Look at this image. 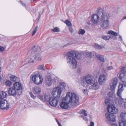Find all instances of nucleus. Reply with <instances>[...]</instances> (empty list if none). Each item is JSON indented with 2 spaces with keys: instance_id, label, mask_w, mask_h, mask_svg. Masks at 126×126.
Returning <instances> with one entry per match:
<instances>
[{
  "instance_id": "nucleus-23",
  "label": "nucleus",
  "mask_w": 126,
  "mask_h": 126,
  "mask_svg": "<svg viewBox=\"0 0 126 126\" xmlns=\"http://www.w3.org/2000/svg\"><path fill=\"white\" fill-rule=\"evenodd\" d=\"M123 75V74H120V79L123 82L126 84V75L124 76Z\"/></svg>"
},
{
  "instance_id": "nucleus-57",
  "label": "nucleus",
  "mask_w": 126,
  "mask_h": 126,
  "mask_svg": "<svg viewBox=\"0 0 126 126\" xmlns=\"http://www.w3.org/2000/svg\"><path fill=\"white\" fill-rule=\"evenodd\" d=\"M94 123L93 122H91L90 123V125L89 126H94Z\"/></svg>"
},
{
  "instance_id": "nucleus-30",
  "label": "nucleus",
  "mask_w": 126,
  "mask_h": 126,
  "mask_svg": "<svg viewBox=\"0 0 126 126\" xmlns=\"http://www.w3.org/2000/svg\"><path fill=\"white\" fill-rule=\"evenodd\" d=\"M6 96V94L4 92L0 91V99H3Z\"/></svg>"
},
{
  "instance_id": "nucleus-56",
  "label": "nucleus",
  "mask_w": 126,
  "mask_h": 126,
  "mask_svg": "<svg viewBox=\"0 0 126 126\" xmlns=\"http://www.w3.org/2000/svg\"><path fill=\"white\" fill-rule=\"evenodd\" d=\"M110 36H111V37H110V38H111L112 39L114 40L116 39L117 38L115 36H114L113 35H110Z\"/></svg>"
},
{
  "instance_id": "nucleus-40",
  "label": "nucleus",
  "mask_w": 126,
  "mask_h": 126,
  "mask_svg": "<svg viewBox=\"0 0 126 126\" xmlns=\"http://www.w3.org/2000/svg\"><path fill=\"white\" fill-rule=\"evenodd\" d=\"M85 32V30L80 29L78 31V33L79 34L83 35Z\"/></svg>"
},
{
  "instance_id": "nucleus-55",
  "label": "nucleus",
  "mask_w": 126,
  "mask_h": 126,
  "mask_svg": "<svg viewBox=\"0 0 126 126\" xmlns=\"http://www.w3.org/2000/svg\"><path fill=\"white\" fill-rule=\"evenodd\" d=\"M70 11L71 12L74 13L75 11V8H73L72 9H70Z\"/></svg>"
},
{
  "instance_id": "nucleus-32",
  "label": "nucleus",
  "mask_w": 126,
  "mask_h": 126,
  "mask_svg": "<svg viewBox=\"0 0 126 126\" xmlns=\"http://www.w3.org/2000/svg\"><path fill=\"white\" fill-rule=\"evenodd\" d=\"M111 90V91L110 92H109L108 94V96L110 97H113L115 93V92L114 91V90Z\"/></svg>"
},
{
  "instance_id": "nucleus-35",
  "label": "nucleus",
  "mask_w": 126,
  "mask_h": 126,
  "mask_svg": "<svg viewBox=\"0 0 126 126\" xmlns=\"http://www.w3.org/2000/svg\"><path fill=\"white\" fill-rule=\"evenodd\" d=\"M94 47L95 48L98 49H100L103 47V46H101L98 45V44L96 43L94 44Z\"/></svg>"
},
{
  "instance_id": "nucleus-1",
  "label": "nucleus",
  "mask_w": 126,
  "mask_h": 126,
  "mask_svg": "<svg viewBox=\"0 0 126 126\" xmlns=\"http://www.w3.org/2000/svg\"><path fill=\"white\" fill-rule=\"evenodd\" d=\"M82 57L81 54L76 51H72L69 53L67 57V63L70 64V68L72 69L76 68L77 63L75 58L80 59Z\"/></svg>"
},
{
  "instance_id": "nucleus-20",
  "label": "nucleus",
  "mask_w": 126,
  "mask_h": 126,
  "mask_svg": "<svg viewBox=\"0 0 126 126\" xmlns=\"http://www.w3.org/2000/svg\"><path fill=\"white\" fill-rule=\"evenodd\" d=\"M9 94L11 95H14L16 94V92L14 88L11 87L9 88L8 90Z\"/></svg>"
},
{
  "instance_id": "nucleus-31",
  "label": "nucleus",
  "mask_w": 126,
  "mask_h": 126,
  "mask_svg": "<svg viewBox=\"0 0 126 126\" xmlns=\"http://www.w3.org/2000/svg\"><path fill=\"white\" fill-rule=\"evenodd\" d=\"M10 79L14 82L17 81L18 80V78L14 75H12L10 77Z\"/></svg>"
},
{
  "instance_id": "nucleus-26",
  "label": "nucleus",
  "mask_w": 126,
  "mask_h": 126,
  "mask_svg": "<svg viewBox=\"0 0 126 126\" xmlns=\"http://www.w3.org/2000/svg\"><path fill=\"white\" fill-rule=\"evenodd\" d=\"M97 59L101 62L104 63L105 62L104 56L98 54L96 55Z\"/></svg>"
},
{
  "instance_id": "nucleus-45",
  "label": "nucleus",
  "mask_w": 126,
  "mask_h": 126,
  "mask_svg": "<svg viewBox=\"0 0 126 126\" xmlns=\"http://www.w3.org/2000/svg\"><path fill=\"white\" fill-rule=\"evenodd\" d=\"M38 28V26H37L35 28H34V29L32 33V36L34 35L35 33H36V31L37 30Z\"/></svg>"
},
{
  "instance_id": "nucleus-28",
  "label": "nucleus",
  "mask_w": 126,
  "mask_h": 126,
  "mask_svg": "<svg viewBox=\"0 0 126 126\" xmlns=\"http://www.w3.org/2000/svg\"><path fill=\"white\" fill-rule=\"evenodd\" d=\"M92 88L93 89L96 90L99 88V86L98 83L96 82L94 83L92 86Z\"/></svg>"
},
{
  "instance_id": "nucleus-22",
  "label": "nucleus",
  "mask_w": 126,
  "mask_h": 126,
  "mask_svg": "<svg viewBox=\"0 0 126 126\" xmlns=\"http://www.w3.org/2000/svg\"><path fill=\"white\" fill-rule=\"evenodd\" d=\"M67 103L64 102H62L60 104V107L61 108L66 109L68 108L69 106L68 105V103L67 101H66Z\"/></svg>"
},
{
  "instance_id": "nucleus-3",
  "label": "nucleus",
  "mask_w": 126,
  "mask_h": 126,
  "mask_svg": "<svg viewBox=\"0 0 126 126\" xmlns=\"http://www.w3.org/2000/svg\"><path fill=\"white\" fill-rule=\"evenodd\" d=\"M110 17L109 14L107 12L102 13L100 18L101 26L104 28H106L109 27L110 24L109 19Z\"/></svg>"
},
{
  "instance_id": "nucleus-52",
  "label": "nucleus",
  "mask_w": 126,
  "mask_h": 126,
  "mask_svg": "<svg viewBox=\"0 0 126 126\" xmlns=\"http://www.w3.org/2000/svg\"><path fill=\"white\" fill-rule=\"evenodd\" d=\"M86 54L88 57H91L92 56V53L90 52H87Z\"/></svg>"
},
{
  "instance_id": "nucleus-49",
  "label": "nucleus",
  "mask_w": 126,
  "mask_h": 126,
  "mask_svg": "<svg viewBox=\"0 0 126 126\" xmlns=\"http://www.w3.org/2000/svg\"><path fill=\"white\" fill-rule=\"evenodd\" d=\"M113 69V67L112 66H107L106 67V69L107 70H110Z\"/></svg>"
},
{
  "instance_id": "nucleus-17",
  "label": "nucleus",
  "mask_w": 126,
  "mask_h": 126,
  "mask_svg": "<svg viewBox=\"0 0 126 126\" xmlns=\"http://www.w3.org/2000/svg\"><path fill=\"white\" fill-rule=\"evenodd\" d=\"M40 47L38 46H34L31 49V53L33 54L35 52H39L40 51Z\"/></svg>"
},
{
  "instance_id": "nucleus-12",
  "label": "nucleus",
  "mask_w": 126,
  "mask_h": 126,
  "mask_svg": "<svg viewBox=\"0 0 126 126\" xmlns=\"http://www.w3.org/2000/svg\"><path fill=\"white\" fill-rule=\"evenodd\" d=\"M38 97L40 100L43 102L49 101V99L51 98L48 94H45L44 96L43 95H40L38 96Z\"/></svg>"
},
{
  "instance_id": "nucleus-33",
  "label": "nucleus",
  "mask_w": 126,
  "mask_h": 126,
  "mask_svg": "<svg viewBox=\"0 0 126 126\" xmlns=\"http://www.w3.org/2000/svg\"><path fill=\"white\" fill-rule=\"evenodd\" d=\"M80 113L81 114V115L83 116H87V111L85 110H81L80 111Z\"/></svg>"
},
{
  "instance_id": "nucleus-63",
  "label": "nucleus",
  "mask_w": 126,
  "mask_h": 126,
  "mask_svg": "<svg viewBox=\"0 0 126 126\" xmlns=\"http://www.w3.org/2000/svg\"><path fill=\"white\" fill-rule=\"evenodd\" d=\"M1 80V79L0 75V81Z\"/></svg>"
},
{
  "instance_id": "nucleus-18",
  "label": "nucleus",
  "mask_w": 126,
  "mask_h": 126,
  "mask_svg": "<svg viewBox=\"0 0 126 126\" xmlns=\"http://www.w3.org/2000/svg\"><path fill=\"white\" fill-rule=\"evenodd\" d=\"M46 84L48 86H50L52 84V80L51 77L47 76L46 78Z\"/></svg>"
},
{
  "instance_id": "nucleus-39",
  "label": "nucleus",
  "mask_w": 126,
  "mask_h": 126,
  "mask_svg": "<svg viewBox=\"0 0 126 126\" xmlns=\"http://www.w3.org/2000/svg\"><path fill=\"white\" fill-rule=\"evenodd\" d=\"M111 37V36H110V35H103L102 36V38L105 40H109L110 38V37Z\"/></svg>"
},
{
  "instance_id": "nucleus-62",
  "label": "nucleus",
  "mask_w": 126,
  "mask_h": 126,
  "mask_svg": "<svg viewBox=\"0 0 126 126\" xmlns=\"http://www.w3.org/2000/svg\"><path fill=\"white\" fill-rule=\"evenodd\" d=\"M124 107L125 108H126V104H124Z\"/></svg>"
},
{
  "instance_id": "nucleus-6",
  "label": "nucleus",
  "mask_w": 126,
  "mask_h": 126,
  "mask_svg": "<svg viewBox=\"0 0 126 126\" xmlns=\"http://www.w3.org/2000/svg\"><path fill=\"white\" fill-rule=\"evenodd\" d=\"M31 78L32 80L37 85H39L43 82L42 77L40 75L37 74H32Z\"/></svg>"
},
{
  "instance_id": "nucleus-13",
  "label": "nucleus",
  "mask_w": 126,
  "mask_h": 126,
  "mask_svg": "<svg viewBox=\"0 0 126 126\" xmlns=\"http://www.w3.org/2000/svg\"><path fill=\"white\" fill-rule=\"evenodd\" d=\"M99 17L97 15L94 14L92 16L91 20L94 23H97L99 22Z\"/></svg>"
},
{
  "instance_id": "nucleus-34",
  "label": "nucleus",
  "mask_w": 126,
  "mask_h": 126,
  "mask_svg": "<svg viewBox=\"0 0 126 126\" xmlns=\"http://www.w3.org/2000/svg\"><path fill=\"white\" fill-rule=\"evenodd\" d=\"M107 34H112L114 36H117L118 35L117 33L111 30L108 31Z\"/></svg>"
},
{
  "instance_id": "nucleus-2",
  "label": "nucleus",
  "mask_w": 126,
  "mask_h": 126,
  "mask_svg": "<svg viewBox=\"0 0 126 126\" xmlns=\"http://www.w3.org/2000/svg\"><path fill=\"white\" fill-rule=\"evenodd\" d=\"M63 100L64 101H67L69 104L74 107L78 105L79 103V96L73 92L67 93Z\"/></svg>"
},
{
  "instance_id": "nucleus-61",
  "label": "nucleus",
  "mask_w": 126,
  "mask_h": 126,
  "mask_svg": "<svg viewBox=\"0 0 126 126\" xmlns=\"http://www.w3.org/2000/svg\"><path fill=\"white\" fill-rule=\"evenodd\" d=\"M119 38H120L121 39V40H122V36H121L120 35L119 36Z\"/></svg>"
},
{
  "instance_id": "nucleus-8",
  "label": "nucleus",
  "mask_w": 126,
  "mask_h": 126,
  "mask_svg": "<svg viewBox=\"0 0 126 126\" xmlns=\"http://www.w3.org/2000/svg\"><path fill=\"white\" fill-rule=\"evenodd\" d=\"M10 105L7 103L6 100L1 99L0 100V108L3 110H7L9 108Z\"/></svg>"
},
{
  "instance_id": "nucleus-21",
  "label": "nucleus",
  "mask_w": 126,
  "mask_h": 126,
  "mask_svg": "<svg viewBox=\"0 0 126 126\" xmlns=\"http://www.w3.org/2000/svg\"><path fill=\"white\" fill-rule=\"evenodd\" d=\"M34 58L36 61H40L42 58L41 55L39 53H36L34 55Z\"/></svg>"
},
{
  "instance_id": "nucleus-9",
  "label": "nucleus",
  "mask_w": 126,
  "mask_h": 126,
  "mask_svg": "<svg viewBox=\"0 0 126 126\" xmlns=\"http://www.w3.org/2000/svg\"><path fill=\"white\" fill-rule=\"evenodd\" d=\"M118 79L117 78H112L111 80L110 85V89L112 90H114L118 83Z\"/></svg>"
},
{
  "instance_id": "nucleus-24",
  "label": "nucleus",
  "mask_w": 126,
  "mask_h": 126,
  "mask_svg": "<svg viewBox=\"0 0 126 126\" xmlns=\"http://www.w3.org/2000/svg\"><path fill=\"white\" fill-rule=\"evenodd\" d=\"M34 55L31 53L29 57L28 62L29 63H33L34 62Z\"/></svg>"
},
{
  "instance_id": "nucleus-19",
  "label": "nucleus",
  "mask_w": 126,
  "mask_h": 126,
  "mask_svg": "<svg viewBox=\"0 0 126 126\" xmlns=\"http://www.w3.org/2000/svg\"><path fill=\"white\" fill-rule=\"evenodd\" d=\"M120 119L122 120L126 121V111H124L120 113Z\"/></svg>"
},
{
  "instance_id": "nucleus-7",
  "label": "nucleus",
  "mask_w": 126,
  "mask_h": 126,
  "mask_svg": "<svg viewBox=\"0 0 126 126\" xmlns=\"http://www.w3.org/2000/svg\"><path fill=\"white\" fill-rule=\"evenodd\" d=\"M59 98L52 97L49 100V103L52 107H56L58 106L59 103Z\"/></svg>"
},
{
  "instance_id": "nucleus-15",
  "label": "nucleus",
  "mask_w": 126,
  "mask_h": 126,
  "mask_svg": "<svg viewBox=\"0 0 126 126\" xmlns=\"http://www.w3.org/2000/svg\"><path fill=\"white\" fill-rule=\"evenodd\" d=\"M13 87L14 89L17 90H21L22 88V86L21 84L19 82H17L14 83Z\"/></svg>"
},
{
  "instance_id": "nucleus-16",
  "label": "nucleus",
  "mask_w": 126,
  "mask_h": 126,
  "mask_svg": "<svg viewBox=\"0 0 126 126\" xmlns=\"http://www.w3.org/2000/svg\"><path fill=\"white\" fill-rule=\"evenodd\" d=\"M32 92L35 94H39L41 92V88L39 87L34 86L33 88Z\"/></svg>"
},
{
  "instance_id": "nucleus-25",
  "label": "nucleus",
  "mask_w": 126,
  "mask_h": 126,
  "mask_svg": "<svg viewBox=\"0 0 126 126\" xmlns=\"http://www.w3.org/2000/svg\"><path fill=\"white\" fill-rule=\"evenodd\" d=\"M126 87V85L123 83L120 84L118 86V91H122L125 87Z\"/></svg>"
},
{
  "instance_id": "nucleus-41",
  "label": "nucleus",
  "mask_w": 126,
  "mask_h": 126,
  "mask_svg": "<svg viewBox=\"0 0 126 126\" xmlns=\"http://www.w3.org/2000/svg\"><path fill=\"white\" fill-rule=\"evenodd\" d=\"M6 86H10L12 84V82L9 80H7L5 82Z\"/></svg>"
},
{
  "instance_id": "nucleus-54",
  "label": "nucleus",
  "mask_w": 126,
  "mask_h": 126,
  "mask_svg": "<svg viewBox=\"0 0 126 126\" xmlns=\"http://www.w3.org/2000/svg\"><path fill=\"white\" fill-rule=\"evenodd\" d=\"M119 105H118L119 106H121L122 104L123 103V101L122 100H121L120 99H119Z\"/></svg>"
},
{
  "instance_id": "nucleus-44",
  "label": "nucleus",
  "mask_w": 126,
  "mask_h": 126,
  "mask_svg": "<svg viewBox=\"0 0 126 126\" xmlns=\"http://www.w3.org/2000/svg\"><path fill=\"white\" fill-rule=\"evenodd\" d=\"M87 116H83V115H81V117L83 118V119L85 121H88V119L87 117Z\"/></svg>"
},
{
  "instance_id": "nucleus-50",
  "label": "nucleus",
  "mask_w": 126,
  "mask_h": 126,
  "mask_svg": "<svg viewBox=\"0 0 126 126\" xmlns=\"http://www.w3.org/2000/svg\"><path fill=\"white\" fill-rule=\"evenodd\" d=\"M102 11V9L100 7L98 8L96 10V12L98 14H100L101 11Z\"/></svg>"
},
{
  "instance_id": "nucleus-10",
  "label": "nucleus",
  "mask_w": 126,
  "mask_h": 126,
  "mask_svg": "<svg viewBox=\"0 0 126 126\" xmlns=\"http://www.w3.org/2000/svg\"><path fill=\"white\" fill-rule=\"evenodd\" d=\"M108 110L109 113L111 114H116L118 112V110L113 105H109L108 107Z\"/></svg>"
},
{
  "instance_id": "nucleus-11",
  "label": "nucleus",
  "mask_w": 126,
  "mask_h": 126,
  "mask_svg": "<svg viewBox=\"0 0 126 126\" xmlns=\"http://www.w3.org/2000/svg\"><path fill=\"white\" fill-rule=\"evenodd\" d=\"M107 120L110 122H114L115 121V116L112 114L107 113L105 115Z\"/></svg>"
},
{
  "instance_id": "nucleus-59",
  "label": "nucleus",
  "mask_w": 126,
  "mask_h": 126,
  "mask_svg": "<svg viewBox=\"0 0 126 126\" xmlns=\"http://www.w3.org/2000/svg\"><path fill=\"white\" fill-rule=\"evenodd\" d=\"M56 121L58 124L59 126H62L61 124L59 123L58 121L57 120H56Z\"/></svg>"
},
{
  "instance_id": "nucleus-38",
  "label": "nucleus",
  "mask_w": 126,
  "mask_h": 126,
  "mask_svg": "<svg viewBox=\"0 0 126 126\" xmlns=\"http://www.w3.org/2000/svg\"><path fill=\"white\" fill-rule=\"evenodd\" d=\"M69 27H72V24L71 22L68 20H65L64 22Z\"/></svg>"
},
{
  "instance_id": "nucleus-47",
  "label": "nucleus",
  "mask_w": 126,
  "mask_h": 126,
  "mask_svg": "<svg viewBox=\"0 0 126 126\" xmlns=\"http://www.w3.org/2000/svg\"><path fill=\"white\" fill-rule=\"evenodd\" d=\"M29 94L31 97L33 99H35V98L36 96H34L32 92H30L29 93Z\"/></svg>"
},
{
  "instance_id": "nucleus-64",
  "label": "nucleus",
  "mask_w": 126,
  "mask_h": 126,
  "mask_svg": "<svg viewBox=\"0 0 126 126\" xmlns=\"http://www.w3.org/2000/svg\"><path fill=\"white\" fill-rule=\"evenodd\" d=\"M1 67L0 66V72L1 71Z\"/></svg>"
},
{
  "instance_id": "nucleus-48",
  "label": "nucleus",
  "mask_w": 126,
  "mask_h": 126,
  "mask_svg": "<svg viewBox=\"0 0 126 126\" xmlns=\"http://www.w3.org/2000/svg\"><path fill=\"white\" fill-rule=\"evenodd\" d=\"M110 100L109 99H106L105 101V103L107 105H108L109 104Z\"/></svg>"
},
{
  "instance_id": "nucleus-46",
  "label": "nucleus",
  "mask_w": 126,
  "mask_h": 126,
  "mask_svg": "<svg viewBox=\"0 0 126 126\" xmlns=\"http://www.w3.org/2000/svg\"><path fill=\"white\" fill-rule=\"evenodd\" d=\"M5 48V47H4L0 46V52H3L4 51Z\"/></svg>"
},
{
  "instance_id": "nucleus-5",
  "label": "nucleus",
  "mask_w": 126,
  "mask_h": 126,
  "mask_svg": "<svg viewBox=\"0 0 126 126\" xmlns=\"http://www.w3.org/2000/svg\"><path fill=\"white\" fill-rule=\"evenodd\" d=\"M64 83L63 85L60 84L57 87L54 88L52 92V94L54 97L59 98L60 97L63 89L65 88Z\"/></svg>"
},
{
  "instance_id": "nucleus-42",
  "label": "nucleus",
  "mask_w": 126,
  "mask_h": 126,
  "mask_svg": "<svg viewBox=\"0 0 126 126\" xmlns=\"http://www.w3.org/2000/svg\"><path fill=\"white\" fill-rule=\"evenodd\" d=\"M121 93L122 91H118L117 93V95L122 100H123L124 99L122 97Z\"/></svg>"
},
{
  "instance_id": "nucleus-36",
  "label": "nucleus",
  "mask_w": 126,
  "mask_h": 126,
  "mask_svg": "<svg viewBox=\"0 0 126 126\" xmlns=\"http://www.w3.org/2000/svg\"><path fill=\"white\" fill-rule=\"evenodd\" d=\"M121 71L122 72L121 74H123V76L126 75V67L122 68L121 69Z\"/></svg>"
},
{
  "instance_id": "nucleus-58",
  "label": "nucleus",
  "mask_w": 126,
  "mask_h": 126,
  "mask_svg": "<svg viewBox=\"0 0 126 126\" xmlns=\"http://www.w3.org/2000/svg\"><path fill=\"white\" fill-rule=\"evenodd\" d=\"M111 126H118L116 124L112 123L111 124Z\"/></svg>"
},
{
  "instance_id": "nucleus-53",
  "label": "nucleus",
  "mask_w": 126,
  "mask_h": 126,
  "mask_svg": "<svg viewBox=\"0 0 126 126\" xmlns=\"http://www.w3.org/2000/svg\"><path fill=\"white\" fill-rule=\"evenodd\" d=\"M72 27H70L69 28V30L71 32L72 34L74 32V30L73 29L71 28Z\"/></svg>"
},
{
  "instance_id": "nucleus-29",
  "label": "nucleus",
  "mask_w": 126,
  "mask_h": 126,
  "mask_svg": "<svg viewBox=\"0 0 126 126\" xmlns=\"http://www.w3.org/2000/svg\"><path fill=\"white\" fill-rule=\"evenodd\" d=\"M118 124L119 126H126V121L120 120Z\"/></svg>"
},
{
  "instance_id": "nucleus-43",
  "label": "nucleus",
  "mask_w": 126,
  "mask_h": 126,
  "mask_svg": "<svg viewBox=\"0 0 126 126\" xmlns=\"http://www.w3.org/2000/svg\"><path fill=\"white\" fill-rule=\"evenodd\" d=\"M52 31L54 32H59L60 31L59 29L57 27L52 29Z\"/></svg>"
},
{
  "instance_id": "nucleus-27",
  "label": "nucleus",
  "mask_w": 126,
  "mask_h": 126,
  "mask_svg": "<svg viewBox=\"0 0 126 126\" xmlns=\"http://www.w3.org/2000/svg\"><path fill=\"white\" fill-rule=\"evenodd\" d=\"M85 85L83 86L82 89V92L85 95H86L88 94V87L85 86Z\"/></svg>"
},
{
  "instance_id": "nucleus-60",
  "label": "nucleus",
  "mask_w": 126,
  "mask_h": 126,
  "mask_svg": "<svg viewBox=\"0 0 126 126\" xmlns=\"http://www.w3.org/2000/svg\"><path fill=\"white\" fill-rule=\"evenodd\" d=\"M126 19V16H124L122 18L121 21H122L123 20H124V19Z\"/></svg>"
},
{
  "instance_id": "nucleus-51",
  "label": "nucleus",
  "mask_w": 126,
  "mask_h": 126,
  "mask_svg": "<svg viewBox=\"0 0 126 126\" xmlns=\"http://www.w3.org/2000/svg\"><path fill=\"white\" fill-rule=\"evenodd\" d=\"M119 99L118 98H116L115 99V103L117 105H119Z\"/></svg>"
},
{
  "instance_id": "nucleus-14",
  "label": "nucleus",
  "mask_w": 126,
  "mask_h": 126,
  "mask_svg": "<svg viewBox=\"0 0 126 126\" xmlns=\"http://www.w3.org/2000/svg\"><path fill=\"white\" fill-rule=\"evenodd\" d=\"M107 79L106 76L104 74L100 75L98 79V81L100 84L102 85L106 81Z\"/></svg>"
},
{
  "instance_id": "nucleus-37",
  "label": "nucleus",
  "mask_w": 126,
  "mask_h": 126,
  "mask_svg": "<svg viewBox=\"0 0 126 126\" xmlns=\"http://www.w3.org/2000/svg\"><path fill=\"white\" fill-rule=\"evenodd\" d=\"M46 67L43 64L41 65H39L37 67V69H38L45 70L46 69Z\"/></svg>"
},
{
  "instance_id": "nucleus-4",
  "label": "nucleus",
  "mask_w": 126,
  "mask_h": 126,
  "mask_svg": "<svg viewBox=\"0 0 126 126\" xmlns=\"http://www.w3.org/2000/svg\"><path fill=\"white\" fill-rule=\"evenodd\" d=\"M95 81L94 77L91 75L89 74L85 76L83 79H81L80 83L82 86L85 85L86 83L91 85L94 83Z\"/></svg>"
}]
</instances>
